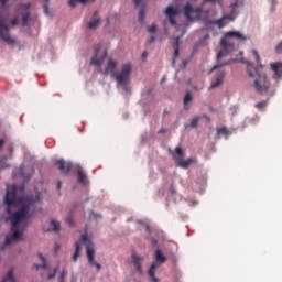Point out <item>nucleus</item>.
<instances>
[{"mask_svg": "<svg viewBox=\"0 0 282 282\" xmlns=\"http://www.w3.org/2000/svg\"><path fill=\"white\" fill-rule=\"evenodd\" d=\"M151 241H152L153 246H158V240L155 238H152Z\"/></svg>", "mask_w": 282, "mask_h": 282, "instance_id": "50", "label": "nucleus"}, {"mask_svg": "<svg viewBox=\"0 0 282 282\" xmlns=\"http://www.w3.org/2000/svg\"><path fill=\"white\" fill-rule=\"evenodd\" d=\"M172 154L174 155V159L177 162V166H181V169H188V166H191V164H193V159L184 160L182 158H177L175 155V153H172Z\"/></svg>", "mask_w": 282, "mask_h": 282, "instance_id": "15", "label": "nucleus"}, {"mask_svg": "<svg viewBox=\"0 0 282 282\" xmlns=\"http://www.w3.org/2000/svg\"><path fill=\"white\" fill-rule=\"evenodd\" d=\"M203 10H204L203 7H198L196 9H193L191 3H187L184 7V15L186 17V19L188 21H195V20L199 19V17H202Z\"/></svg>", "mask_w": 282, "mask_h": 282, "instance_id": "6", "label": "nucleus"}, {"mask_svg": "<svg viewBox=\"0 0 282 282\" xmlns=\"http://www.w3.org/2000/svg\"><path fill=\"white\" fill-rule=\"evenodd\" d=\"M39 257L42 261V264H33V268H35V270H41V268H43V270H47V260L45 259V257L41 253H39Z\"/></svg>", "mask_w": 282, "mask_h": 282, "instance_id": "19", "label": "nucleus"}, {"mask_svg": "<svg viewBox=\"0 0 282 282\" xmlns=\"http://www.w3.org/2000/svg\"><path fill=\"white\" fill-rule=\"evenodd\" d=\"M55 166H57V169L62 175H69V172L74 167V164H72V162H69V161L59 159V160L55 161Z\"/></svg>", "mask_w": 282, "mask_h": 282, "instance_id": "9", "label": "nucleus"}, {"mask_svg": "<svg viewBox=\"0 0 282 282\" xmlns=\"http://www.w3.org/2000/svg\"><path fill=\"white\" fill-rule=\"evenodd\" d=\"M216 0H204L203 6H206V3H215Z\"/></svg>", "mask_w": 282, "mask_h": 282, "instance_id": "44", "label": "nucleus"}, {"mask_svg": "<svg viewBox=\"0 0 282 282\" xmlns=\"http://www.w3.org/2000/svg\"><path fill=\"white\" fill-rule=\"evenodd\" d=\"M156 265H162L163 263H166V257L164 256V253H162V250L156 249L155 250V262Z\"/></svg>", "mask_w": 282, "mask_h": 282, "instance_id": "17", "label": "nucleus"}, {"mask_svg": "<svg viewBox=\"0 0 282 282\" xmlns=\"http://www.w3.org/2000/svg\"><path fill=\"white\" fill-rule=\"evenodd\" d=\"M164 80H166V77H163L162 80H161V83H164Z\"/></svg>", "mask_w": 282, "mask_h": 282, "instance_id": "58", "label": "nucleus"}, {"mask_svg": "<svg viewBox=\"0 0 282 282\" xmlns=\"http://www.w3.org/2000/svg\"><path fill=\"white\" fill-rule=\"evenodd\" d=\"M155 41V36H151L150 40L148 41V43H153Z\"/></svg>", "mask_w": 282, "mask_h": 282, "instance_id": "49", "label": "nucleus"}, {"mask_svg": "<svg viewBox=\"0 0 282 282\" xmlns=\"http://www.w3.org/2000/svg\"><path fill=\"white\" fill-rule=\"evenodd\" d=\"M232 8H237V2H235V3L232 4Z\"/></svg>", "mask_w": 282, "mask_h": 282, "instance_id": "57", "label": "nucleus"}, {"mask_svg": "<svg viewBox=\"0 0 282 282\" xmlns=\"http://www.w3.org/2000/svg\"><path fill=\"white\" fill-rule=\"evenodd\" d=\"M172 63H173V65H175V59H173V62H172Z\"/></svg>", "mask_w": 282, "mask_h": 282, "instance_id": "59", "label": "nucleus"}, {"mask_svg": "<svg viewBox=\"0 0 282 282\" xmlns=\"http://www.w3.org/2000/svg\"><path fill=\"white\" fill-rule=\"evenodd\" d=\"M275 54H282V41L275 46Z\"/></svg>", "mask_w": 282, "mask_h": 282, "instance_id": "35", "label": "nucleus"}, {"mask_svg": "<svg viewBox=\"0 0 282 282\" xmlns=\"http://www.w3.org/2000/svg\"><path fill=\"white\" fill-rule=\"evenodd\" d=\"M116 67H118V62L113 59H109L104 70V74L106 76L109 74L115 76L117 84L123 85L124 90L127 91V84L129 83V78H131V72H132L131 64H124L119 74H116Z\"/></svg>", "mask_w": 282, "mask_h": 282, "instance_id": "3", "label": "nucleus"}, {"mask_svg": "<svg viewBox=\"0 0 282 282\" xmlns=\"http://www.w3.org/2000/svg\"><path fill=\"white\" fill-rule=\"evenodd\" d=\"M159 133H166V129L162 128L161 130H159Z\"/></svg>", "mask_w": 282, "mask_h": 282, "instance_id": "52", "label": "nucleus"}, {"mask_svg": "<svg viewBox=\"0 0 282 282\" xmlns=\"http://www.w3.org/2000/svg\"><path fill=\"white\" fill-rule=\"evenodd\" d=\"M144 17H147V11H144V9H141L139 11V21H144Z\"/></svg>", "mask_w": 282, "mask_h": 282, "instance_id": "32", "label": "nucleus"}, {"mask_svg": "<svg viewBox=\"0 0 282 282\" xmlns=\"http://www.w3.org/2000/svg\"><path fill=\"white\" fill-rule=\"evenodd\" d=\"M95 219H98V217H100V215H97V214H93Z\"/></svg>", "mask_w": 282, "mask_h": 282, "instance_id": "55", "label": "nucleus"}, {"mask_svg": "<svg viewBox=\"0 0 282 282\" xmlns=\"http://www.w3.org/2000/svg\"><path fill=\"white\" fill-rule=\"evenodd\" d=\"M224 19H226V17H224L223 19L216 20L214 23H216L218 28H224L226 25V23L224 22Z\"/></svg>", "mask_w": 282, "mask_h": 282, "instance_id": "30", "label": "nucleus"}, {"mask_svg": "<svg viewBox=\"0 0 282 282\" xmlns=\"http://www.w3.org/2000/svg\"><path fill=\"white\" fill-rule=\"evenodd\" d=\"M39 196H19L17 195V185H7V194L4 196V204L7 205L6 213L9 215L11 221L12 235L4 239V245L10 246L17 241H23V232L28 230V219H32V215L36 212V202Z\"/></svg>", "mask_w": 282, "mask_h": 282, "instance_id": "1", "label": "nucleus"}, {"mask_svg": "<svg viewBox=\"0 0 282 282\" xmlns=\"http://www.w3.org/2000/svg\"><path fill=\"white\" fill-rule=\"evenodd\" d=\"M230 39H236V41H240L242 43H245V41H248V37L239 31L226 32L224 34V37L220 40V45H221V47H224V50H221L217 54L218 61H219V58H224V56H226V54H228L229 52H232V50H235V44H232L230 42Z\"/></svg>", "mask_w": 282, "mask_h": 282, "instance_id": "5", "label": "nucleus"}, {"mask_svg": "<svg viewBox=\"0 0 282 282\" xmlns=\"http://www.w3.org/2000/svg\"><path fill=\"white\" fill-rule=\"evenodd\" d=\"M77 1L78 3H87L88 0H69L68 6H70V8H76Z\"/></svg>", "mask_w": 282, "mask_h": 282, "instance_id": "27", "label": "nucleus"}, {"mask_svg": "<svg viewBox=\"0 0 282 282\" xmlns=\"http://www.w3.org/2000/svg\"><path fill=\"white\" fill-rule=\"evenodd\" d=\"M158 268H160V265H158V263L153 262L150 267V269L148 270V276L151 278L152 282H160V280L158 278H155V270H158Z\"/></svg>", "mask_w": 282, "mask_h": 282, "instance_id": "16", "label": "nucleus"}, {"mask_svg": "<svg viewBox=\"0 0 282 282\" xmlns=\"http://www.w3.org/2000/svg\"><path fill=\"white\" fill-rule=\"evenodd\" d=\"M11 25L13 28H15V25H19V15H15L12 20H11Z\"/></svg>", "mask_w": 282, "mask_h": 282, "instance_id": "34", "label": "nucleus"}, {"mask_svg": "<svg viewBox=\"0 0 282 282\" xmlns=\"http://www.w3.org/2000/svg\"><path fill=\"white\" fill-rule=\"evenodd\" d=\"M64 281H65V271H62L59 275V282H64Z\"/></svg>", "mask_w": 282, "mask_h": 282, "instance_id": "43", "label": "nucleus"}, {"mask_svg": "<svg viewBox=\"0 0 282 282\" xmlns=\"http://www.w3.org/2000/svg\"><path fill=\"white\" fill-rule=\"evenodd\" d=\"M145 230L151 235V227L149 225H145Z\"/></svg>", "mask_w": 282, "mask_h": 282, "instance_id": "48", "label": "nucleus"}, {"mask_svg": "<svg viewBox=\"0 0 282 282\" xmlns=\"http://www.w3.org/2000/svg\"><path fill=\"white\" fill-rule=\"evenodd\" d=\"M197 124H199V117H194V118L192 119V121H191L189 127H191L192 129H195V128H197Z\"/></svg>", "mask_w": 282, "mask_h": 282, "instance_id": "26", "label": "nucleus"}, {"mask_svg": "<svg viewBox=\"0 0 282 282\" xmlns=\"http://www.w3.org/2000/svg\"><path fill=\"white\" fill-rule=\"evenodd\" d=\"M151 94H153V90H152V89H150V90L147 91V95H148V96H151Z\"/></svg>", "mask_w": 282, "mask_h": 282, "instance_id": "53", "label": "nucleus"}, {"mask_svg": "<svg viewBox=\"0 0 282 282\" xmlns=\"http://www.w3.org/2000/svg\"><path fill=\"white\" fill-rule=\"evenodd\" d=\"M56 272H58V268H55L53 273L48 274V279H54V276H56Z\"/></svg>", "mask_w": 282, "mask_h": 282, "instance_id": "40", "label": "nucleus"}, {"mask_svg": "<svg viewBox=\"0 0 282 282\" xmlns=\"http://www.w3.org/2000/svg\"><path fill=\"white\" fill-rule=\"evenodd\" d=\"M270 67H271L272 72H274V74H273L274 80H279V78H281V74H282V62L271 63Z\"/></svg>", "mask_w": 282, "mask_h": 282, "instance_id": "12", "label": "nucleus"}, {"mask_svg": "<svg viewBox=\"0 0 282 282\" xmlns=\"http://www.w3.org/2000/svg\"><path fill=\"white\" fill-rule=\"evenodd\" d=\"M226 77V73L221 72L219 73L215 80H212V84L209 86V89H217V87H219V85H221L224 83V78Z\"/></svg>", "mask_w": 282, "mask_h": 282, "instance_id": "14", "label": "nucleus"}, {"mask_svg": "<svg viewBox=\"0 0 282 282\" xmlns=\"http://www.w3.org/2000/svg\"><path fill=\"white\" fill-rule=\"evenodd\" d=\"M191 100H193V95L191 94V91H187L183 99L185 111H188V102H191Z\"/></svg>", "mask_w": 282, "mask_h": 282, "instance_id": "21", "label": "nucleus"}, {"mask_svg": "<svg viewBox=\"0 0 282 282\" xmlns=\"http://www.w3.org/2000/svg\"><path fill=\"white\" fill-rule=\"evenodd\" d=\"M147 56H149V54L147 52L142 53V58H147Z\"/></svg>", "mask_w": 282, "mask_h": 282, "instance_id": "51", "label": "nucleus"}, {"mask_svg": "<svg viewBox=\"0 0 282 282\" xmlns=\"http://www.w3.org/2000/svg\"><path fill=\"white\" fill-rule=\"evenodd\" d=\"M51 227L54 232H58L61 230V223L57 220H51Z\"/></svg>", "mask_w": 282, "mask_h": 282, "instance_id": "24", "label": "nucleus"}, {"mask_svg": "<svg viewBox=\"0 0 282 282\" xmlns=\"http://www.w3.org/2000/svg\"><path fill=\"white\" fill-rule=\"evenodd\" d=\"M187 62H184V65H186Z\"/></svg>", "mask_w": 282, "mask_h": 282, "instance_id": "60", "label": "nucleus"}, {"mask_svg": "<svg viewBox=\"0 0 282 282\" xmlns=\"http://www.w3.org/2000/svg\"><path fill=\"white\" fill-rule=\"evenodd\" d=\"M226 65H229V63L216 65V66H214V67L212 68V72H215V69H219V67H226Z\"/></svg>", "mask_w": 282, "mask_h": 282, "instance_id": "38", "label": "nucleus"}, {"mask_svg": "<svg viewBox=\"0 0 282 282\" xmlns=\"http://www.w3.org/2000/svg\"><path fill=\"white\" fill-rule=\"evenodd\" d=\"M8 152L10 153V156L12 158V153H14V147L12 144H10L8 147Z\"/></svg>", "mask_w": 282, "mask_h": 282, "instance_id": "41", "label": "nucleus"}, {"mask_svg": "<svg viewBox=\"0 0 282 282\" xmlns=\"http://www.w3.org/2000/svg\"><path fill=\"white\" fill-rule=\"evenodd\" d=\"M66 223L69 224L70 226H74V218L72 216H68L66 218Z\"/></svg>", "mask_w": 282, "mask_h": 282, "instance_id": "39", "label": "nucleus"}, {"mask_svg": "<svg viewBox=\"0 0 282 282\" xmlns=\"http://www.w3.org/2000/svg\"><path fill=\"white\" fill-rule=\"evenodd\" d=\"M58 248H61L58 245L55 246V252H57Z\"/></svg>", "mask_w": 282, "mask_h": 282, "instance_id": "56", "label": "nucleus"}, {"mask_svg": "<svg viewBox=\"0 0 282 282\" xmlns=\"http://www.w3.org/2000/svg\"><path fill=\"white\" fill-rule=\"evenodd\" d=\"M267 107H268V101H260L256 104V109H258L259 111H263V109H265Z\"/></svg>", "mask_w": 282, "mask_h": 282, "instance_id": "25", "label": "nucleus"}, {"mask_svg": "<svg viewBox=\"0 0 282 282\" xmlns=\"http://www.w3.org/2000/svg\"><path fill=\"white\" fill-rule=\"evenodd\" d=\"M271 3V12H274L276 10V0H269Z\"/></svg>", "mask_w": 282, "mask_h": 282, "instance_id": "36", "label": "nucleus"}, {"mask_svg": "<svg viewBox=\"0 0 282 282\" xmlns=\"http://www.w3.org/2000/svg\"><path fill=\"white\" fill-rule=\"evenodd\" d=\"M175 153L178 155V158H184V150H182V147H176L175 148Z\"/></svg>", "mask_w": 282, "mask_h": 282, "instance_id": "29", "label": "nucleus"}, {"mask_svg": "<svg viewBox=\"0 0 282 282\" xmlns=\"http://www.w3.org/2000/svg\"><path fill=\"white\" fill-rule=\"evenodd\" d=\"M100 25V15H98V11L94 12V15L90 22L87 24L88 30H96Z\"/></svg>", "mask_w": 282, "mask_h": 282, "instance_id": "13", "label": "nucleus"}, {"mask_svg": "<svg viewBox=\"0 0 282 282\" xmlns=\"http://www.w3.org/2000/svg\"><path fill=\"white\" fill-rule=\"evenodd\" d=\"M156 31H158L156 24H152L151 26H148V32H150V34H155Z\"/></svg>", "mask_w": 282, "mask_h": 282, "instance_id": "31", "label": "nucleus"}, {"mask_svg": "<svg viewBox=\"0 0 282 282\" xmlns=\"http://www.w3.org/2000/svg\"><path fill=\"white\" fill-rule=\"evenodd\" d=\"M180 56V36H176L175 44H174V58Z\"/></svg>", "mask_w": 282, "mask_h": 282, "instance_id": "23", "label": "nucleus"}, {"mask_svg": "<svg viewBox=\"0 0 282 282\" xmlns=\"http://www.w3.org/2000/svg\"><path fill=\"white\" fill-rule=\"evenodd\" d=\"M134 1V6H137V8L139 6H142V3H144V0H133Z\"/></svg>", "mask_w": 282, "mask_h": 282, "instance_id": "42", "label": "nucleus"}, {"mask_svg": "<svg viewBox=\"0 0 282 282\" xmlns=\"http://www.w3.org/2000/svg\"><path fill=\"white\" fill-rule=\"evenodd\" d=\"M131 259L134 270L139 272V274H142V263H144V257L139 256L135 251H132Z\"/></svg>", "mask_w": 282, "mask_h": 282, "instance_id": "10", "label": "nucleus"}, {"mask_svg": "<svg viewBox=\"0 0 282 282\" xmlns=\"http://www.w3.org/2000/svg\"><path fill=\"white\" fill-rule=\"evenodd\" d=\"M170 191H171L172 195H175V188L171 187Z\"/></svg>", "mask_w": 282, "mask_h": 282, "instance_id": "54", "label": "nucleus"}, {"mask_svg": "<svg viewBox=\"0 0 282 282\" xmlns=\"http://www.w3.org/2000/svg\"><path fill=\"white\" fill-rule=\"evenodd\" d=\"M87 239H88L87 234H83V235H82V241H87Z\"/></svg>", "mask_w": 282, "mask_h": 282, "instance_id": "45", "label": "nucleus"}, {"mask_svg": "<svg viewBox=\"0 0 282 282\" xmlns=\"http://www.w3.org/2000/svg\"><path fill=\"white\" fill-rule=\"evenodd\" d=\"M86 254L88 257V263L89 265H94V257L96 254V251L94 250V248L87 247L86 249Z\"/></svg>", "mask_w": 282, "mask_h": 282, "instance_id": "20", "label": "nucleus"}, {"mask_svg": "<svg viewBox=\"0 0 282 282\" xmlns=\"http://www.w3.org/2000/svg\"><path fill=\"white\" fill-rule=\"evenodd\" d=\"M30 8H32L31 3H21L19 8L17 9V12L22 14V25L23 28H26L29 21H30Z\"/></svg>", "mask_w": 282, "mask_h": 282, "instance_id": "7", "label": "nucleus"}, {"mask_svg": "<svg viewBox=\"0 0 282 282\" xmlns=\"http://www.w3.org/2000/svg\"><path fill=\"white\" fill-rule=\"evenodd\" d=\"M6 144V140L0 139V149Z\"/></svg>", "mask_w": 282, "mask_h": 282, "instance_id": "47", "label": "nucleus"}, {"mask_svg": "<svg viewBox=\"0 0 282 282\" xmlns=\"http://www.w3.org/2000/svg\"><path fill=\"white\" fill-rule=\"evenodd\" d=\"M80 254V242H75V253L73 254V261H78V256Z\"/></svg>", "mask_w": 282, "mask_h": 282, "instance_id": "22", "label": "nucleus"}, {"mask_svg": "<svg viewBox=\"0 0 282 282\" xmlns=\"http://www.w3.org/2000/svg\"><path fill=\"white\" fill-rule=\"evenodd\" d=\"M93 265H95V268L97 269V272H100V270H102V265L96 261H94Z\"/></svg>", "mask_w": 282, "mask_h": 282, "instance_id": "37", "label": "nucleus"}, {"mask_svg": "<svg viewBox=\"0 0 282 282\" xmlns=\"http://www.w3.org/2000/svg\"><path fill=\"white\" fill-rule=\"evenodd\" d=\"M164 14L166 19L170 21V24L173 25V28H176L177 30V21H175V17L180 14V10L177 8H174L173 6H169L165 9Z\"/></svg>", "mask_w": 282, "mask_h": 282, "instance_id": "8", "label": "nucleus"}, {"mask_svg": "<svg viewBox=\"0 0 282 282\" xmlns=\"http://www.w3.org/2000/svg\"><path fill=\"white\" fill-rule=\"evenodd\" d=\"M98 52H100V44L95 46V56L90 61L91 65H95L96 67H100V65L105 63V58H107V51L104 52V55L100 58H98Z\"/></svg>", "mask_w": 282, "mask_h": 282, "instance_id": "11", "label": "nucleus"}, {"mask_svg": "<svg viewBox=\"0 0 282 282\" xmlns=\"http://www.w3.org/2000/svg\"><path fill=\"white\" fill-rule=\"evenodd\" d=\"M0 1V39L1 41H4V43H7L8 45H14V43H17V40L10 36V24H8V17H10V13L8 12V7L6 6L8 3V0Z\"/></svg>", "mask_w": 282, "mask_h": 282, "instance_id": "4", "label": "nucleus"}, {"mask_svg": "<svg viewBox=\"0 0 282 282\" xmlns=\"http://www.w3.org/2000/svg\"><path fill=\"white\" fill-rule=\"evenodd\" d=\"M77 182L78 184H83L85 186V184H87V174L83 171V169H79L77 171Z\"/></svg>", "mask_w": 282, "mask_h": 282, "instance_id": "18", "label": "nucleus"}, {"mask_svg": "<svg viewBox=\"0 0 282 282\" xmlns=\"http://www.w3.org/2000/svg\"><path fill=\"white\" fill-rule=\"evenodd\" d=\"M217 135H228V129L226 127L217 129Z\"/></svg>", "mask_w": 282, "mask_h": 282, "instance_id": "28", "label": "nucleus"}, {"mask_svg": "<svg viewBox=\"0 0 282 282\" xmlns=\"http://www.w3.org/2000/svg\"><path fill=\"white\" fill-rule=\"evenodd\" d=\"M62 186H63V183L61 181H58L57 182V191H61Z\"/></svg>", "mask_w": 282, "mask_h": 282, "instance_id": "46", "label": "nucleus"}, {"mask_svg": "<svg viewBox=\"0 0 282 282\" xmlns=\"http://www.w3.org/2000/svg\"><path fill=\"white\" fill-rule=\"evenodd\" d=\"M253 56L256 57L257 67L254 73L250 70V67L247 69V74L249 78H253V87L257 94H268L270 91V82H268V75L261 72L263 69V65L261 64V57L259 56V52L257 50L251 51Z\"/></svg>", "mask_w": 282, "mask_h": 282, "instance_id": "2", "label": "nucleus"}, {"mask_svg": "<svg viewBox=\"0 0 282 282\" xmlns=\"http://www.w3.org/2000/svg\"><path fill=\"white\" fill-rule=\"evenodd\" d=\"M45 1V4H44V12L45 14H48L50 12V0H44Z\"/></svg>", "mask_w": 282, "mask_h": 282, "instance_id": "33", "label": "nucleus"}]
</instances>
